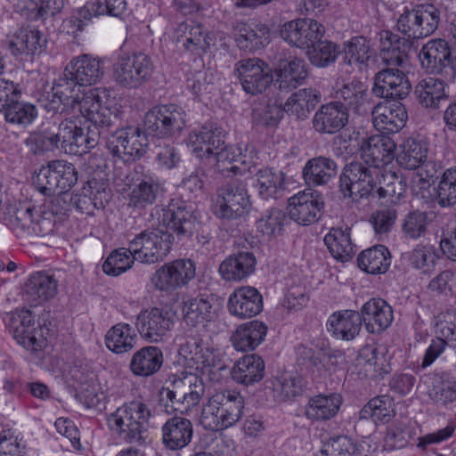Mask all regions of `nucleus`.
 Returning <instances> with one entry per match:
<instances>
[{
  "instance_id": "f257e3e1",
  "label": "nucleus",
  "mask_w": 456,
  "mask_h": 456,
  "mask_svg": "<svg viewBox=\"0 0 456 456\" xmlns=\"http://www.w3.org/2000/svg\"><path fill=\"white\" fill-rule=\"evenodd\" d=\"M96 131L83 135V128L75 118H65L60 122L58 131L48 129L31 134L26 143L36 154L53 151L61 147L65 152L82 155L97 146Z\"/></svg>"
},
{
  "instance_id": "f03ea898",
  "label": "nucleus",
  "mask_w": 456,
  "mask_h": 456,
  "mask_svg": "<svg viewBox=\"0 0 456 456\" xmlns=\"http://www.w3.org/2000/svg\"><path fill=\"white\" fill-rule=\"evenodd\" d=\"M244 408V397L240 392L228 389L217 391L203 405L200 421L206 430H224L241 419Z\"/></svg>"
},
{
  "instance_id": "7ed1b4c3",
  "label": "nucleus",
  "mask_w": 456,
  "mask_h": 456,
  "mask_svg": "<svg viewBox=\"0 0 456 456\" xmlns=\"http://www.w3.org/2000/svg\"><path fill=\"white\" fill-rule=\"evenodd\" d=\"M151 412L140 401H132L118 407L107 418L109 428L114 436L126 443H144Z\"/></svg>"
},
{
  "instance_id": "20e7f679",
  "label": "nucleus",
  "mask_w": 456,
  "mask_h": 456,
  "mask_svg": "<svg viewBox=\"0 0 456 456\" xmlns=\"http://www.w3.org/2000/svg\"><path fill=\"white\" fill-rule=\"evenodd\" d=\"M171 249V234L144 230L128 240V251L136 261L153 265L163 261Z\"/></svg>"
},
{
  "instance_id": "39448f33",
  "label": "nucleus",
  "mask_w": 456,
  "mask_h": 456,
  "mask_svg": "<svg viewBox=\"0 0 456 456\" xmlns=\"http://www.w3.org/2000/svg\"><path fill=\"white\" fill-rule=\"evenodd\" d=\"M5 323L13 338L26 349L37 352L46 346L45 331L48 330L39 324L36 326L29 310L22 309L7 314Z\"/></svg>"
},
{
  "instance_id": "423d86ee",
  "label": "nucleus",
  "mask_w": 456,
  "mask_h": 456,
  "mask_svg": "<svg viewBox=\"0 0 456 456\" xmlns=\"http://www.w3.org/2000/svg\"><path fill=\"white\" fill-rule=\"evenodd\" d=\"M380 170L365 167L362 163H351L345 167L340 175V190L344 196L352 198L353 200L375 196L377 182Z\"/></svg>"
},
{
  "instance_id": "0eeeda50",
  "label": "nucleus",
  "mask_w": 456,
  "mask_h": 456,
  "mask_svg": "<svg viewBox=\"0 0 456 456\" xmlns=\"http://www.w3.org/2000/svg\"><path fill=\"white\" fill-rule=\"evenodd\" d=\"M105 97L106 93L104 90L94 88L83 94V96L78 99L76 105L86 120L90 122L86 132L83 130V135H89L91 131H96V134H98L97 144L102 134L112 123V112L103 102V98Z\"/></svg>"
},
{
  "instance_id": "6e6552de",
  "label": "nucleus",
  "mask_w": 456,
  "mask_h": 456,
  "mask_svg": "<svg viewBox=\"0 0 456 456\" xmlns=\"http://www.w3.org/2000/svg\"><path fill=\"white\" fill-rule=\"evenodd\" d=\"M153 70V61L146 53L124 54L114 65V78L121 86L137 88L151 78Z\"/></svg>"
},
{
  "instance_id": "1a4fd4ad",
  "label": "nucleus",
  "mask_w": 456,
  "mask_h": 456,
  "mask_svg": "<svg viewBox=\"0 0 456 456\" xmlns=\"http://www.w3.org/2000/svg\"><path fill=\"white\" fill-rule=\"evenodd\" d=\"M148 145L146 134L136 127L116 131L108 138L106 143L109 152L124 162L140 159L146 153Z\"/></svg>"
},
{
  "instance_id": "9d476101",
  "label": "nucleus",
  "mask_w": 456,
  "mask_h": 456,
  "mask_svg": "<svg viewBox=\"0 0 456 456\" xmlns=\"http://www.w3.org/2000/svg\"><path fill=\"white\" fill-rule=\"evenodd\" d=\"M249 208V196L244 183L236 180L218 189L215 214L219 218L237 219L247 214Z\"/></svg>"
},
{
  "instance_id": "9b49d317",
  "label": "nucleus",
  "mask_w": 456,
  "mask_h": 456,
  "mask_svg": "<svg viewBox=\"0 0 456 456\" xmlns=\"http://www.w3.org/2000/svg\"><path fill=\"white\" fill-rule=\"evenodd\" d=\"M162 222L179 240L190 238L198 232L200 222L193 205L181 199H172L163 210Z\"/></svg>"
},
{
  "instance_id": "f8f14e48",
  "label": "nucleus",
  "mask_w": 456,
  "mask_h": 456,
  "mask_svg": "<svg viewBox=\"0 0 456 456\" xmlns=\"http://www.w3.org/2000/svg\"><path fill=\"white\" fill-rule=\"evenodd\" d=\"M421 68L428 74L440 75L444 79L454 77L452 52L444 39H432L425 44L419 53Z\"/></svg>"
},
{
  "instance_id": "ddd939ff",
  "label": "nucleus",
  "mask_w": 456,
  "mask_h": 456,
  "mask_svg": "<svg viewBox=\"0 0 456 456\" xmlns=\"http://www.w3.org/2000/svg\"><path fill=\"white\" fill-rule=\"evenodd\" d=\"M234 74L243 90L252 95L262 94L273 82L272 69L259 58H247L236 62Z\"/></svg>"
},
{
  "instance_id": "4468645a",
  "label": "nucleus",
  "mask_w": 456,
  "mask_h": 456,
  "mask_svg": "<svg viewBox=\"0 0 456 456\" xmlns=\"http://www.w3.org/2000/svg\"><path fill=\"white\" fill-rule=\"evenodd\" d=\"M321 92L315 88H302L293 93L282 105L271 107L270 119L266 118L265 124L273 126L281 118L282 113L286 112L290 116H295L297 119H305L309 113L321 102ZM270 108V106H268Z\"/></svg>"
},
{
  "instance_id": "2eb2a0df",
  "label": "nucleus",
  "mask_w": 456,
  "mask_h": 456,
  "mask_svg": "<svg viewBox=\"0 0 456 456\" xmlns=\"http://www.w3.org/2000/svg\"><path fill=\"white\" fill-rule=\"evenodd\" d=\"M185 114L175 104L155 107L144 117V126L154 135L171 136L179 133L185 125Z\"/></svg>"
},
{
  "instance_id": "dca6fc26",
  "label": "nucleus",
  "mask_w": 456,
  "mask_h": 456,
  "mask_svg": "<svg viewBox=\"0 0 456 456\" xmlns=\"http://www.w3.org/2000/svg\"><path fill=\"white\" fill-rule=\"evenodd\" d=\"M323 208L322 194L307 189L289 199L287 211L289 218L298 224L310 225L321 218Z\"/></svg>"
},
{
  "instance_id": "f3484780",
  "label": "nucleus",
  "mask_w": 456,
  "mask_h": 456,
  "mask_svg": "<svg viewBox=\"0 0 456 456\" xmlns=\"http://www.w3.org/2000/svg\"><path fill=\"white\" fill-rule=\"evenodd\" d=\"M194 277V263L190 259H178L159 268L151 281L157 289L167 291L186 285Z\"/></svg>"
},
{
  "instance_id": "a211bd4d",
  "label": "nucleus",
  "mask_w": 456,
  "mask_h": 456,
  "mask_svg": "<svg viewBox=\"0 0 456 456\" xmlns=\"http://www.w3.org/2000/svg\"><path fill=\"white\" fill-rule=\"evenodd\" d=\"M324 33V27L310 19H297L285 22L280 29L281 37L298 48H310L311 45L322 38Z\"/></svg>"
},
{
  "instance_id": "6ab92c4d",
  "label": "nucleus",
  "mask_w": 456,
  "mask_h": 456,
  "mask_svg": "<svg viewBox=\"0 0 456 456\" xmlns=\"http://www.w3.org/2000/svg\"><path fill=\"white\" fill-rule=\"evenodd\" d=\"M360 150L364 163L371 168L380 170L395 159L396 144L387 135L376 134L364 140Z\"/></svg>"
},
{
  "instance_id": "aec40b11",
  "label": "nucleus",
  "mask_w": 456,
  "mask_h": 456,
  "mask_svg": "<svg viewBox=\"0 0 456 456\" xmlns=\"http://www.w3.org/2000/svg\"><path fill=\"white\" fill-rule=\"evenodd\" d=\"M174 321L168 312L153 307L142 311L136 318L135 327L142 338L158 342L173 328Z\"/></svg>"
},
{
  "instance_id": "412c9836",
  "label": "nucleus",
  "mask_w": 456,
  "mask_h": 456,
  "mask_svg": "<svg viewBox=\"0 0 456 456\" xmlns=\"http://www.w3.org/2000/svg\"><path fill=\"white\" fill-rule=\"evenodd\" d=\"M224 131L214 123L192 130L188 137L192 151L200 159H212L224 144Z\"/></svg>"
},
{
  "instance_id": "4be33fe9",
  "label": "nucleus",
  "mask_w": 456,
  "mask_h": 456,
  "mask_svg": "<svg viewBox=\"0 0 456 456\" xmlns=\"http://www.w3.org/2000/svg\"><path fill=\"white\" fill-rule=\"evenodd\" d=\"M348 110L340 101H333L321 107L314 113L312 125L320 134H334L348 123Z\"/></svg>"
},
{
  "instance_id": "5701e85b",
  "label": "nucleus",
  "mask_w": 456,
  "mask_h": 456,
  "mask_svg": "<svg viewBox=\"0 0 456 456\" xmlns=\"http://www.w3.org/2000/svg\"><path fill=\"white\" fill-rule=\"evenodd\" d=\"M371 114L373 125L381 134L399 132L408 118L405 107L398 101L379 102L373 107Z\"/></svg>"
},
{
  "instance_id": "b1692460",
  "label": "nucleus",
  "mask_w": 456,
  "mask_h": 456,
  "mask_svg": "<svg viewBox=\"0 0 456 456\" xmlns=\"http://www.w3.org/2000/svg\"><path fill=\"white\" fill-rule=\"evenodd\" d=\"M411 90V83L404 72L397 68H387L375 76L373 93L380 98L403 99Z\"/></svg>"
},
{
  "instance_id": "393cba45",
  "label": "nucleus",
  "mask_w": 456,
  "mask_h": 456,
  "mask_svg": "<svg viewBox=\"0 0 456 456\" xmlns=\"http://www.w3.org/2000/svg\"><path fill=\"white\" fill-rule=\"evenodd\" d=\"M193 435V425L185 416L174 415L161 427V442L170 451H179L189 445Z\"/></svg>"
},
{
  "instance_id": "a878e982",
  "label": "nucleus",
  "mask_w": 456,
  "mask_h": 456,
  "mask_svg": "<svg viewBox=\"0 0 456 456\" xmlns=\"http://www.w3.org/2000/svg\"><path fill=\"white\" fill-rule=\"evenodd\" d=\"M110 199V190L107 184L93 178L88 180L81 192L74 194L70 200L82 213L91 214L94 209H103Z\"/></svg>"
},
{
  "instance_id": "bb28decb",
  "label": "nucleus",
  "mask_w": 456,
  "mask_h": 456,
  "mask_svg": "<svg viewBox=\"0 0 456 456\" xmlns=\"http://www.w3.org/2000/svg\"><path fill=\"white\" fill-rule=\"evenodd\" d=\"M228 310L240 319L251 318L263 310V297L254 287L243 286L235 289L229 297Z\"/></svg>"
},
{
  "instance_id": "cd10ccee",
  "label": "nucleus",
  "mask_w": 456,
  "mask_h": 456,
  "mask_svg": "<svg viewBox=\"0 0 456 456\" xmlns=\"http://www.w3.org/2000/svg\"><path fill=\"white\" fill-rule=\"evenodd\" d=\"M380 59L389 68L402 67L408 60L411 43L389 30L379 33Z\"/></svg>"
},
{
  "instance_id": "c85d7f7f",
  "label": "nucleus",
  "mask_w": 456,
  "mask_h": 456,
  "mask_svg": "<svg viewBox=\"0 0 456 456\" xmlns=\"http://www.w3.org/2000/svg\"><path fill=\"white\" fill-rule=\"evenodd\" d=\"M191 359L197 363L203 374H216L225 368L218 351L210 345L208 340L201 338H191L186 342Z\"/></svg>"
},
{
  "instance_id": "c756f323",
  "label": "nucleus",
  "mask_w": 456,
  "mask_h": 456,
  "mask_svg": "<svg viewBox=\"0 0 456 456\" xmlns=\"http://www.w3.org/2000/svg\"><path fill=\"white\" fill-rule=\"evenodd\" d=\"M162 184L151 176H144L134 184L127 195V206L136 212H142L153 206L163 196Z\"/></svg>"
},
{
  "instance_id": "7c9ffc66",
  "label": "nucleus",
  "mask_w": 456,
  "mask_h": 456,
  "mask_svg": "<svg viewBox=\"0 0 456 456\" xmlns=\"http://www.w3.org/2000/svg\"><path fill=\"white\" fill-rule=\"evenodd\" d=\"M164 362V354L157 346H145L136 350L129 362L132 374L139 378H149L159 371Z\"/></svg>"
},
{
  "instance_id": "2f4dec72",
  "label": "nucleus",
  "mask_w": 456,
  "mask_h": 456,
  "mask_svg": "<svg viewBox=\"0 0 456 456\" xmlns=\"http://www.w3.org/2000/svg\"><path fill=\"white\" fill-rule=\"evenodd\" d=\"M256 265V258L252 252L240 251L223 260L218 272L226 281H240L255 272Z\"/></svg>"
},
{
  "instance_id": "473e14b6",
  "label": "nucleus",
  "mask_w": 456,
  "mask_h": 456,
  "mask_svg": "<svg viewBox=\"0 0 456 456\" xmlns=\"http://www.w3.org/2000/svg\"><path fill=\"white\" fill-rule=\"evenodd\" d=\"M126 10V0H92L78 10L77 17H71L69 22L83 29V20H90L93 17L108 15L121 18Z\"/></svg>"
},
{
  "instance_id": "72a5a7b5",
  "label": "nucleus",
  "mask_w": 456,
  "mask_h": 456,
  "mask_svg": "<svg viewBox=\"0 0 456 456\" xmlns=\"http://www.w3.org/2000/svg\"><path fill=\"white\" fill-rule=\"evenodd\" d=\"M362 322L370 333L380 332L388 328L394 319L393 309L382 298H371L362 307Z\"/></svg>"
},
{
  "instance_id": "f704fd0d",
  "label": "nucleus",
  "mask_w": 456,
  "mask_h": 456,
  "mask_svg": "<svg viewBox=\"0 0 456 456\" xmlns=\"http://www.w3.org/2000/svg\"><path fill=\"white\" fill-rule=\"evenodd\" d=\"M362 319L359 312L342 310L332 314L327 322V330L338 339L353 340L359 335Z\"/></svg>"
},
{
  "instance_id": "c9c22d12",
  "label": "nucleus",
  "mask_w": 456,
  "mask_h": 456,
  "mask_svg": "<svg viewBox=\"0 0 456 456\" xmlns=\"http://www.w3.org/2000/svg\"><path fill=\"white\" fill-rule=\"evenodd\" d=\"M67 68L74 76L77 83H79L82 86L96 84L104 75L101 60L90 54H80L72 59Z\"/></svg>"
},
{
  "instance_id": "e433bc0d",
  "label": "nucleus",
  "mask_w": 456,
  "mask_h": 456,
  "mask_svg": "<svg viewBox=\"0 0 456 456\" xmlns=\"http://www.w3.org/2000/svg\"><path fill=\"white\" fill-rule=\"evenodd\" d=\"M338 168L334 159L319 156L306 161L302 175L308 186H322L328 184L337 176Z\"/></svg>"
},
{
  "instance_id": "4c0bfd02",
  "label": "nucleus",
  "mask_w": 456,
  "mask_h": 456,
  "mask_svg": "<svg viewBox=\"0 0 456 456\" xmlns=\"http://www.w3.org/2000/svg\"><path fill=\"white\" fill-rule=\"evenodd\" d=\"M45 44V37L37 28L27 26L14 33L10 40L9 48L16 56H33L40 53Z\"/></svg>"
},
{
  "instance_id": "58836bf2",
  "label": "nucleus",
  "mask_w": 456,
  "mask_h": 456,
  "mask_svg": "<svg viewBox=\"0 0 456 456\" xmlns=\"http://www.w3.org/2000/svg\"><path fill=\"white\" fill-rule=\"evenodd\" d=\"M57 291L58 281L45 272L32 274L25 283L26 298L36 305L54 297Z\"/></svg>"
},
{
  "instance_id": "ea45409f",
  "label": "nucleus",
  "mask_w": 456,
  "mask_h": 456,
  "mask_svg": "<svg viewBox=\"0 0 456 456\" xmlns=\"http://www.w3.org/2000/svg\"><path fill=\"white\" fill-rule=\"evenodd\" d=\"M231 375L232 379L245 386L259 382L265 375V362L256 354H246L234 363Z\"/></svg>"
},
{
  "instance_id": "a19ab883",
  "label": "nucleus",
  "mask_w": 456,
  "mask_h": 456,
  "mask_svg": "<svg viewBox=\"0 0 456 456\" xmlns=\"http://www.w3.org/2000/svg\"><path fill=\"white\" fill-rule=\"evenodd\" d=\"M267 330V326L256 320L241 324L232 335V346L237 351L254 350L264 341Z\"/></svg>"
},
{
  "instance_id": "79ce46f5",
  "label": "nucleus",
  "mask_w": 456,
  "mask_h": 456,
  "mask_svg": "<svg viewBox=\"0 0 456 456\" xmlns=\"http://www.w3.org/2000/svg\"><path fill=\"white\" fill-rule=\"evenodd\" d=\"M213 298L208 296L198 295L183 302L182 313L184 322L196 327L211 321L215 317Z\"/></svg>"
},
{
  "instance_id": "37998d69",
  "label": "nucleus",
  "mask_w": 456,
  "mask_h": 456,
  "mask_svg": "<svg viewBox=\"0 0 456 456\" xmlns=\"http://www.w3.org/2000/svg\"><path fill=\"white\" fill-rule=\"evenodd\" d=\"M307 75V66L305 61L294 58L289 61L280 63L275 85L281 91L289 92L302 85Z\"/></svg>"
},
{
  "instance_id": "c03bdc74",
  "label": "nucleus",
  "mask_w": 456,
  "mask_h": 456,
  "mask_svg": "<svg viewBox=\"0 0 456 456\" xmlns=\"http://www.w3.org/2000/svg\"><path fill=\"white\" fill-rule=\"evenodd\" d=\"M337 98L342 100L346 110H353L355 112H364L370 107V94L367 86L359 81L353 80L344 84L336 92Z\"/></svg>"
},
{
  "instance_id": "a18cd8bd",
  "label": "nucleus",
  "mask_w": 456,
  "mask_h": 456,
  "mask_svg": "<svg viewBox=\"0 0 456 456\" xmlns=\"http://www.w3.org/2000/svg\"><path fill=\"white\" fill-rule=\"evenodd\" d=\"M443 79L428 77L421 79L415 86L414 94L419 102L426 107L436 109L442 101L447 99Z\"/></svg>"
},
{
  "instance_id": "49530a36",
  "label": "nucleus",
  "mask_w": 456,
  "mask_h": 456,
  "mask_svg": "<svg viewBox=\"0 0 456 456\" xmlns=\"http://www.w3.org/2000/svg\"><path fill=\"white\" fill-rule=\"evenodd\" d=\"M269 28L263 24H241L237 28L235 41L240 49L256 51L269 43Z\"/></svg>"
},
{
  "instance_id": "de8ad7c7",
  "label": "nucleus",
  "mask_w": 456,
  "mask_h": 456,
  "mask_svg": "<svg viewBox=\"0 0 456 456\" xmlns=\"http://www.w3.org/2000/svg\"><path fill=\"white\" fill-rule=\"evenodd\" d=\"M349 231L347 226L331 228L324 237V242L332 256L342 262L347 261L355 253Z\"/></svg>"
},
{
  "instance_id": "09e8293b",
  "label": "nucleus",
  "mask_w": 456,
  "mask_h": 456,
  "mask_svg": "<svg viewBox=\"0 0 456 456\" xmlns=\"http://www.w3.org/2000/svg\"><path fill=\"white\" fill-rule=\"evenodd\" d=\"M341 403L338 394L318 395L309 400L305 414L311 419L328 420L337 415Z\"/></svg>"
},
{
  "instance_id": "8fccbe9b",
  "label": "nucleus",
  "mask_w": 456,
  "mask_h": 456,
  "mask_svg": "<svg viewBox=\"0 0 456 456\" xmlns=\"http://www.w3.org/2000/svg\"><path fill=\"white\" fill-rule=\"evenodd\" d=\"M137 341V336L128 323H118L112 326L105 335V345L115 354L131 351Z\"/></svg>"
},
{
  "instance_id": "3c124183",
  "label": "nucleus",
  "mask_w": 456,
  "mask_h": 456,
  "mask_svg": "<svg viewBox=\"0 0 456 456\" xmlns=\"http://www.w3.org/2000/svg\"><path fill=\"white\" fill-rule=\"evenodd\" d=\"M358 266L370 274L384 273L391 264L389 250L383 245H377L360 253Z\"/></svg>"
},
{
  "instance_id": "603ef678",
  "label": "nucleus",
  "mask_w": 456,
  "mask_h": 456,
  "mask_svg": "<svg viewBox=\"0 0 456 456\" xmlns=\"http://www.w3.org/2000/svg\"><path fill=\"white\" fill-rule=\"evenodd\" d=\"M171 386L175 388L174 396L176 393L177 396L186 401L191 409L198 405L205 391L202 380L192 373H185L183 377L175 378Z\"/></svg>"
},
{
  "instance_id": "864d4df0",
  "label": "nucleus",
  "mask_w": 456,
  "mask_h": 456,
  "mask_svg": "<svg viewBox=\"0 0 456 456\" xmlns=\"http://www.w3.org/2000/svg\"><path fill=\"white\" fill-rule=\"evenodd\" d=\"M401 147L397 162L402 167L412 170L424 165L428 157V146L425 142L408 138Z\"/></svg>"
},
{
  "instance_id": "5fc2aeb1",
  "label": "nucleus",
  "mask_w": 456,
  "mask_h": 456,
  "mask_svg": "<svg viewBox=\"0 0 456 456\" xmlns=\"http://www.w3.org/2000/svg\"><path fill=\"white\" fill-rule=\"evenodd\" d=\"M358 362L362 365L366 375L371 379L380 378L390 372V365L385 354L378 347L371 346L363 347L360 351Z\"/></svg>"
},
{
  "instance_id": "6e6d98bb",
  "label": "nucleus",
  "mask_w": 456,
  "mask_h": 456,
  "mask_svg": "<svg viewBox=\"0 0 456 456\" xmlns=\"http://www.w3.org/2000/svg\"><path fill=\"white\" fill-rule=\"evenodd\" d=\"M405 191L406 181L404 177L391 171L382 172L380 170L376 189V195L379 199L389 198L391 203H395L403 197Z\"/></svg>"
},
{
  "instance_id": "4d7b16f0",
  "label": "nucleus",
  "mask_w": 456,
  "mask_h": 456,
  "mask_svg": "<svg viewBox=\"0 0 456 456\" xmlns=\"http://www.w3.org/2000/svg\"><path fill=\"white\" fill-rule=\"evenodd\" d=\"M256 177L258 193L264 200L277 199L282 196L285 187L281 172L265 168L259 170Z\"/></svg>"
},
{
  "instance_id": "13d9d810",
  "label": "nucleus",
  "mask_w": 456,
  "mask_h": 456,
  "mask_svg": "<svg viewBox=\"0 0 456 456\" xmlns=\"http://www.w3.org/2000/svg\"><path fill=\"white\" fill-rule=\"evenodd\" d=\"M35 208L30 204L20 203L8 208L4 222L18 236L29 230L34 223Z\"/></svg>"
},
{
  "instance_id": "bf43d9fd",
  "label": "nucleus",
  "mask_w": 456,
  "mask_h": 456,
  "mask_svg": "<svg viewBox=\"0 0 456 456\" xmlns=\"http://www.w3.org/2000/svg\"><path fill=\"white\" fill-rule=\"evenodd\" d=\"M394 416V402L389 395L372 398L360 411L361 419L371 418L374 422H388Z\"/></svg>"
},
{
  "instance_id": "052dcab7",
  "label": "nucleus",
  "mask_w": 456,
  "mask_h": 456,
  "mask_svg": "<svg viewBox=\"0 0 456 456\" xmlns=\"http://www.w3.org/2000/svg\"><path fill=\"white\" fill-rule=\"evenodd\" d=\"M307 49V56L310 62L320 68H325L335 62L338 55L340 53L338 45L330 41H322V38L311 45L310 48Z\"/></svg>"
},
{
  "instance_id": "680f3d73",
  "label": "nucleus",
  "mask_w": 456,
  "mask_h": 456,
  "mask_svg": "<svg viewBox=\"0 0 456 456\" xmlns=\"http://www.w3.org/2000/svg\"><path fill=\"white\" fill-rule=\"evenodd\" d=\"M81 85L77 83L70 70L66 67L62 75L56 79L52 86L55 94L64 99L72 109L76 108L80 93Z\"/></svg>"
},
{
  "instance_id": "e2e57ef3",
  "label": "nucleus",
  "mask_w": 456,
  "mask_h": 456,
  "mask_svg": "<svg viewBox=\"0 0 456 456\" xmlns=\"http://www.w3.org/2000/svg\"><path fill=\"white\" fill-rule=\"evenodd\" d=\"M57 174L55 160L51 161L46 167H42L33 177V184L45 196L61 194Z\"/></svg>"
},
{
  "instance_id": "0e129e2a",
  "label": "nucleus",
  "mask_w": 456,
  "mask_h": 456,
  "mask_svg": "<svg viewBox=\"0 0 456 456\" xmlns=\"http://www.w3.org/2000/svg\"><path fill=\"white\" fill-rule=\"evenodd\" d=\"M17 98L4 111V118L7 123L27 126L37 117V107L29 102H21Z\"/></svg>"
},
{
  "instance_id": "69168bd1",
  "label": "nucleus",
  "mask_w": 456,
  "mask_h": 456,
  "mask_svg": "<svg viewBox=\"0 0 456 456\" xmlns=\"http://www.w3.org/2000/svg\"><path fill=\"white\" fill-rule=\"evenodd\" d=\"M370 59V45L363 37H352L344 48L343 63L349 66L364 64Z\"/></svg>"
},
{
  "instance_id": "338daca9",
  "label": "nucleus",
  "mask_w": 456,
  "mask_h": 456,
  "mask_svg": "<svg viewBox=\"0 0 456 456\" xmlns=\"http://www.w3.org/2000/svg\"><path fill=\"white\" fill-rule=\"evenodd\" d=\"M436 201L442 208L456 205V167L444 172L437 186Z\"/></svg>"
},
{
  "instance_id": "774afa93",
  "label": "nucleus",
  "mask_w": 456,
  "mask_h": 456,
  "mask_svg": "<svg viewBox=\"0 0 456 456\" xmlns=\"http://www.w3.org/2000/svg\"><path fill=\"white\" fill-rule=\"evenodd\" d=\"M357 451V444L347 436H336L324 442L316 456H353Z\"/></svg>"
}]
</instances>
